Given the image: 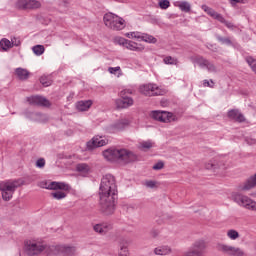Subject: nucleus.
I'll return each instance as SVG.
<instances>
[{"label": "nucleus", "mask_w": 256, "mask_h": 256, "mask_svg": "<svg viewBox=\"0 0 256 256\" xmlns=\"http://www.w3.org/2000/svg\"><path fill=\"white\" fill-rule=\"evenodd\" d=\"M100 211L104 215L115 213V197H117V184L111 174L103 176L100 184Z\"/></svg>", "instance_id": "obj_1"}, {"label": "nucleus", "mask_w": 256, "mask_h": 256, "mask_svg": "<svg viewBox=\"0 0 256 256\" xmlns=\"http://www.w3.org/2000/svg\"><path fill=\"white\" fill-rule=\"evenodd\" d=\"M24 253L27 256H51L59 253V246L48 244L43 240H29L25 242Z\"/></svg>", "instance_id": "obj_2"}, {"label": "nucleus", "mask_w": 256, "mask_h": 256, "mask_svg": "<svg viewBox=\"0 0 256 256\" xmlns=\"http://www.w3.org/2000/svg\"><path fill=\"white\" fill-rule=\"evenodd\" d=\"M103 157L107 161H122L123 163L137 161V155L127 149H108L103 152Z\"/></svg>", "instance_id": "obj_3"}, {"label": "nucleus", "mask_w": 256, "mask_h": 256, "mask_svg": "<svg viewBox=\"0 0 256 256\" xmlns=\"http://www.w3.org/2000/svg\"><path fill=\"white\" fill-rule=\"evenodd\" d=\"M23 185L21 179L7 180L0 182V191H2V199L4 201H11L13 199V193Z\"/></svg>", "instance_id": "obj_4"}, {"label": "nucleus", "mask_w": 256, "mask_h": 256, "mask_svg": "<svg viewBox=\"0 0 256 256\" xmlns=\"http://www.w3.org/2000/svg\"><path fill=\"white\" fill-rule=\"evenodd\" d=\"M103 20L104 25H106L108 29H112V31H122V29L126 27L125 19L113 13H106Z\"/></svg>", "instance_id": "obj_5"}, {"label": "nucleus", "mask_w": 256, "mask_h": 256, "mask_svg": "<svg viewBox=\"0 0 256 256\" xmlns=\"http://www.w3.org/2000/svg\"><path fill=\"white\" fill-rule=\"evenodd\" d=\"M233 201L240 207L248 209L249 211H256V202L246 195L235 193L232 195Z\"/></svg>", "instance_id": "obj_6"}, {"label": "nucleus", "mask_w": 256, "mask_h": 256, "mask_svg": "<svg viewBox=\"0 0 256 256\" xmlns=\"http://www.w3.org/2000/svg\"><path fill=\"white\" fill-rule=\"evenodd\" d=\"M133 91L131 89H125L120 92V98L115 101L117 109H129L135 103L133 98L127 96L131 95Z\"/></svg>", "instance_id": "obj_7"}, {"label": "nucleus", "mask_w": 256, "mask_h": 256, "mask_svg": "<svg viewBox=\"0 0 256 256\" xmlns=\"http://www.w3.org/2000/svg\"><path fill=\"white\" fill-rule=\"evenodd\" d=\"M216 249L220 253H223V255L245 256V252L243 251V249L225 243H218L216 245Z\"/></svg>", "instance_id": "obj_8"}, {"label": "nucleus", "mask_w": 256, "mask_h": 256, "mask_svg": "<svg viewBox=\"0 0 256 256\" xmlns=\"http://www.w3.org/2000/svg\"><path fill=\"white\" fill-rule=\"evenodd\" d=\"M192 63H196L200 69H207L208 73H217V66L201 55L192 56Z\"/></svg>", "instance_id": "obj_9"}, {"label": "nucleus", "mask_w": 256, "mask_h": 256, "mask_svg": "<svg viewBox=\"0 0 256 256\" xmlns=\"http://www.w3.org/2000/svg\"><path fill=\"white\" fill-rule=\"evenodd\" d=\"M201 9H203L207 15L212 17V19H216V21H219V23H223V25H225V27L228 29H235V25H233V23L227 21L223 15L217 13V11L213 10V8L204 4L201 6Z\"/></svg>", "instance_id": "obj_10"}, {"label": "nucleus", "mask_w": 256, "mask_h": 256, "mask_svg": "<svg viewBox=\"0 0 256 256\" xmlns=\"http://www.w3.org/2000/svg\"><path fill=\"white\" fill-rule=\"evenodd\" d=\"M140 93H142V95H146V97H155L164 95L165 91L159 88L157 84H145L140 86Z\"/></svg>", "instance_id": "obj_11"}, {"label": "nucleus", "mask_w": 256, "mask_h": 256, "mask_svg": "<svg viewBox=\"0 0 256 256\" xmlns=\"http://www.w3.org/2000/svg\"><path fill=\"white\" fill-rule=\"evenodd\" d=\"M17 9H41V2L38 0H17Z\"/></svg>", "instance_id": "obj_12"}, {"label": "nucleus", "mask_w": 256, "mask_h": 256, "mask_svg": "<svg viewBox=\"0 0 256 256\" xmlns=\"http://www.w3.org/2000/svg\"><path fill=\"white\" fill-rule=\"evenodd\" d=\"M30 105H37L38 107H49L51 103L45 97L42 96H31L27 98Z\"/></svg>", "instance_id": "obj_13"}, {"label": "nucleus", "mask_w": 256, "mask_h": 256, "mask_svg": "<svg viewBox=\"0 0 256 256\" xmlns=\"http://www.w3.org/2000/svg\"><path fill=\"white\" fill-rule=\"evenodd\" d=\"M205 249H207V243L204 240H197L191 248L199 256L205 255Z\"/></svg>", "instance_id": "obj_14"}, {"label": "nucleus", "mask_w": 256, "mask_h": 256, "mask_svg": "<svg viewBox=\"0 0 256 256\" xmlns=\"http://www.w3.org/2000/svg\"><path fill=\"white\" fill-rule=\"evenodd\" d=\"M111 229H113V225L107 222L96 224L93 227V230L95 231V233H99L100 235H105L106 233H109Z\"/></svg>", "instance_id": "obj_15"}, {"label": "nucleus", "mask_w": 256, "mask_h": 256, "mask_svg": "<svg viewBox=\"0 0 256 256\" xmlns=\"http://www.w3.org/2000/svg\"><path fill=\"white\" fill-rule=\"evenodd\" d=\"M128 125H129V120L127 119L118 120L116 123H114L109 127V131L110 133H117V131H123V129Z\"/></svg>", "instance_id": "obj_16"}, {"label": "nucleus", "mask_w": 256, "mask_h": 256, "mask_svg": "<svg viewBox=\"0 0 256 256\" xmlns=\"http://www.w3.org/2000/svg\"><path fill=\"white\" fill-rule=\"evenodd\" d=\"M47 189L57 191L58 189L60 191H71V186L65 182H51Z\"/></svg>", "instance_id": "obj_17"}, {"label": "nucleus", "mask_w": 256, "mask_h": 256, "mask_svg": "<svg viewBox=\"0 0 256 256\" xmlns=\"http://www.w3.org/2000/svg\"><path fill=\"white\" fill-rule=\"evenodd\" d=\"M129 245H131V240L128 238H122L120 241L119 256H129Z\"/></svg>", "instance_id": "obj_18"}, {"label": "nucleus", "mask_w": 256, "mask_h": 256, "mask_svg": "<svg viewBox=\"0 0 256 256\" xmlns=\"http://www.w3.org/2000/svg\"><path fill=\"white\" fill-rule=\"evenodd\" d=\"M105 145H107V141L101 136H96L92 138L91 142L87 143L89 149H93V147H105Z\"/></svg>", "instance_id": "obj_19"}, {"label": "nucleus", "mask_w": 256, "mask_h": 256, "mask_svg": "<svg viewBox=\"0 0 256 256\" xmlns=\"http://www.w3.org/2000/svg\"><path fill=\"white\" fill-rule=\"evenodd\" d=\"M229 119H232L233 121H237L238 123H244L245 116L238 110V109H232L228 112Z\"/></svg>", "instance_id": "obj_20"}, {"label": "nucleus", "mask_w": 256, "mask_h": 256, "mask_svg": "<svg viewBox=\"0 0 256 256\" xmlns=\"http://www.w3.org/2000/svg\"><path fill=\"white\" fill-rule=\"evenodd\" d=\"M126 49H129V51H136L137 53H142V51H145V46L143 44H138L137 42L128 40L126 42Z\"/></svg>", "instance_id": "obj_21"}, {"label": "nucleus", "mask_w": 256, "mask_h": 256, "mask_svg": "<svg viewBox=\"0 0 256 256\" xmlns=\"http://www.w3.org/2000/svg\"><path fill=\"white\" fill-rule=\"evenodd\" d=\"M206 169H212L213 171H216V169H225V164L223 161H219L217 159L210 160L206 165Z\"/></svg>", "instance_id": "obj_22"}, {"label": "nucleus", "mask_w": 256, "mask_h": 256, "mask_svg": "<svg viewBox=\"0 0 256 256\" xmlns=\"http://www.w3.org/2000/svg\"><path fill=\"white\" fill-rule=\"evenodd\" d=\"M253 187H256V173L251 176L243 186H240V191H249L253 189Z\"/></svg>", "instance_id": "obj_23"}, {"label": "nucleus", "mask_w": 256, "mask_h": 256, "mask_svg": "<svg viewBox=\"0 0 256 256\" xmlns=\"http://www.w3.org/2000/svg\"><path fill=\"white\" fill-rule=\"evenodd\" d=\"M91 105H93V101L81 100L76 103V109L78 111H89V109H91Z\"/></svg>", "instance_id": "obj_24"}, {"label": "nucleus", "mask_w": 256, "mask_h": 256, "mask_svg": "<svg viewBox=\"0 0 256 256\" xmlns=\"http://www.w3.org/2000/svg\"><path fill=\"white\" fill-rule=\"evenodd\" d=\"M15 75L20 81H27L29 79V75H31L30 72H28L27 69L24 68H16Z\"/></svg>", "instance_id": "obj_25"}, {"label": "nucleus", "mask_w": 256, "mask_h": 256, "mask_svg": "<svg viewBox=\"0 0 256 256\" xmlns=\"http://www.w3.org/2000/svg\"><path fill=\"white\" fill-rule=\"evenodd\" d=\"M173 250L169 246H160L154 249L155 255H171Z\"/></svg>", "instance_id": "obj_26"}, {"label": "nucleus", "mask_w": 256, "mask_h": 256, "mask_svg": "<svg viewBox=\"0 0 256 256\" xmlns=\"http://www.w3.org/2000/svg\"><path fill=\"white\" fill-rule=\"evenodd\" d=\"M76 171H78V173H81L82 175H87V173L91 171V167L89 166V164L79 163L76 165Z\"/></svg>", "instance_id": "obj_27"}, {"label": "nucleus", "mask_w": 256, "mask_h": 256, "mask_svg": "<svg viewBox=\"0 0 256 256\" xmlns=\"http://www.w3.org/2000/svg\"><path fill=\"white\" fill-rule=\"evenodd\" d=\"M141 41H144L145 43H157V38L153 37L152 35L141 33L139 35V38Z\"/></svg>", "instance_id": "obj_28"}, {"label": "nucleus", "mask_w": 256, "mask_h": 256, "mask_svg": "<svg viewBox=\"0 0 256 256\" xmlns=\"http://www.w3.org/2000/svg\"><path fill=\"white\" fill-rule=\"evenodd\" d=\"M176 7H179L184 13H189V11H191V4L187 1L176 2Z\"/></svg>", "instance_id": "obj_29"}, {"label": "nucleus", "mask_w": 256, "mask_h": 256, "mask_svg": "<svg viewBox=\"0 0 256 256\" xmlns=\"http://www.w3.org/2000/svg\"><path fill=\"white\" fill-rule=\"evenodd\" d=\"M173 121V113L162 111L161 123H169Z\"/></svg>", "instance_id": "obj_30"}, {"label": "nucleus", "mask_w": 256, "mask_h": 256, "mask_svg": "<svg viewBox=\"0 0 256 256\" xmlns=\"http://www.w3.org/2000/svg\"><path fill=\"white\" fill-rule=\"evenodd\" d=\"M227 237L231 239V241H236V239H239L240 235L237 230L230 229L227 231Z\"/></svg>", "instance_id": "obj_31"}, {"label": "nucleus", "mask_w": 256, "mask_h": 256, "mask_svg": "<svg viewBox=\"0 0 256 256\" xmlns=\"http://www.w3.org/2000/svg\"><path fill=\"white\" fill-rule=\"evenodd\" d=\"M32 51L34 55L41 56L45 53V46L43 45H36L32 47Z\"/></svg>", "instance_id": "obj_32"}, {"label": "nucleus", "mask_w": 256, "mask_h": 256, "mask_svg": "<svg viewBox=\"0 0 256 256\" xmlns=\"http://www.w3.org/2000/svg\"><path fill=\"white\" fill-rule=\"evenodd\" d=\"M216 39L219 41V43H222L223 45H233V42H231V39L229 37L224 38L223 36L216 34Z\"/></svg>", "instance_id": "obj_33"}, {"label": "nucleus", "mask_w": 256, "mask_h": 256, "mask_svg": "<svg viewBox=\"0 0 256 256\" xmlns=\"http://www.w3.org/2000/svg\"><path fill=\"white\" fill-rule=\"evenodd\" d=\"M0 46L2 47L3 51H7V49H11V41L7 38H4L0 41Z\"/></svg>", "instance_id": "obj_34"}, {"label": "nucleus", "mask_w": 256, "mask_h": 256, "mask_svg": "<svg viewBox=\"0 0 256 256\" xmlns=\"http://www.w3.org/2000/svg\"><path fill=\"white\" fill-rule=\"evenodd\" d=\"M153 147V142L151 141H143L139 144V149L142 151H147L148 149H151Z\"/></svg>", "instance_id": "obj_35"}, {"label": "nucleus", "mask_w": 256, "mask_h": 256, "mask_svg": "<svg viewBox=\"0 0 256 256\" xmlns=\"http://www.w3.org/2000/svg\"><path fill=\"white\" fill-rule=\"evenodd\" d=\"M51 196L54 199H57L59 201L61 199H65V197H67V193H65L63 191H56V192L51 193Z\"/></svg>", "instance_id": "obj_36"}, {"label": "nucleus", "mask_w": 256, "mask_h": 256, "mask_svg": "<svg viewBox=\"0 0 256 256\" xmlns=\"http://www.w3.org/2000/svg\"><path fill=\"white\" fill-rule=\"evenodd\" d=\"M108 72L111 73V75H117V73H118V77H121V75H123V72L121 71V67H119V66L109 67Z\"/></svg>", "instance_id": "obj_37"}, {"label": "nucleus", "mask_w": 256, "mask_h": 256, "mask_svg": "<svg viewBox=\"0 0 256 256\" xmlns=\"http://www.w3.org/2000/svg\"><path fill=\"white\" fill-rule=\"evenodd\" d=\"M40 83L43 85V87H49V86H51L52 81H51L50 77L42 76L40 78Z\"/></svg>", "instance_id": "obj_38"}, {"label": "nucleus", "mask_w": 256, "mask_h": 256, "mask_svg": "<svg viewBox=\"0 0 256 256\" xmlns=\"http://www.w3.org/2000/svg\"><path fill=\"white\" fill-rule=\"evenodd\" d=\"M164 63L166 65H177V59L171 56H167L164 58Z\"/></svg>", "instance_id": "obj_39"}, {"label": "nucleus", "mask_w": 256, "mask_h": 256, "mask_svg": "<svg viewBox=\"0 0 256 256\" xmlns=\"http://www.w3.org/2000/svg\"><path fill=\"white\" fill-rule=\"evenodd\" d=\"M163 111H153L151 113L152 119H155L156 121H161Z\"/></svg>", "instance_id": "obj_40"}, {"label": "nucleus", "mask_w": 256, "mask_h": 256, "mask_svg": "<svg viewBox=\"0 0 256 256\" xmlns=\"http://www.w3.org/2000/svg\"><path fill=\"white\" fill-rule=\"evenodd\" d=\"M170 6H171V3L169 2V0H161L159 2V7L161 9H169Z\"/></svg>", "instance_id": "obj_41"}, {"label": "nucleus", "mask_w": 256, "mask_h": 256, "mask_svg": "<svg viewBox=\"0 0 256 256\" xmlns=\"http://www.w3.org/2000/svg\"><path fill=\"white\" fill-rule=\"evenodd\" d=\"M203 87H210V89H213L215 87V82L213 79L209 80H203Z\"/></svg>", "instance_id": "obj_42"}, {"label": "nucleus", "mask_w": 256, "mask_h": 256, "mask_svg": "<svg viewBox=\"0 0 256 256\" xmlns=\"http://www.w3.org/2000/svg\"><path fill=\"white\" fill-rule=\"evenodd\" d=\"M64 251L66 255H75V251H77V249L75 247L67 246Z\"/></svg>", "instance_id": "obj_43"}, {"label": "nucleus", "mask_w": 256, "mask_h": 256, "mask_svg": "<svg viewBox=\"0 0 256 256\" xmlns=\"http://www.w3.org/2000/svg\"><path fill=\"white\" fill-rule=\"evenodd\" d=\"M141 32H129L126 34V37H128V39H139V35Z\"/></svg>", "instance_id": "obj_44"}, {"label": "nucleus", "mask_w": 256, "mask_h": 256, "mask_svg": "<svg viewBox=\"0 0 256 256\" xmlns=\"http://www.w3.org/2000/svg\"><path fill=\"white\" fill-rule=\"evenodd\" d=\"M163 167H165V163H163V161H159L152 167V169H154V171H161Z\"/></svg>", "instance_id": "obj_45"}, {"label": "nucleus", "mask_w": 256, "mask_h": 256, "mask_svg": "<svg viewBox=\"0 0 256 256\" xmlns=\"http://www.w3.org/2000/svg\"><path fill=\"white\" fill-rule=\"evenodd\" d=\"M10 43L12 47H19V45H21V40H19V38L13 37L11 38Z\"/></svg>", "instance_id": "obj_46"}, {"label": "nucleus", "mask_w": 256, "mask_h": 256, "mask_svg": "<svg viewBox=\"0 0 256 256\" xmlns=\"http://www.w3.org/2000/svg\"><path fill=\"white\" fill-rule=\"evenodd\" d=\"M146 187H148L149 189H155V187H157V182L150 180V181H146L145 182Z\"/></svg>", "instance_id": "obj_47"}, {"label": "nucleus", "mask_w": 256, "mask_h": 256, "mask_svg": "<svg viewBox=\"0 0 256 256\" xmlns=\"http://www.w3.org/2000/svg\"><path fill=\"white\" fill-rule=\"evenodd\" d=\"M127 39L125 38H116V42L118 43V45H122V47H125L127 45Z\"/></svg>", "instance_id": "obj_48"}, {"label": "nucleus", "mask_w": 256, "mask_h": 256, "mask_svg": "<svg viewBox=\"0 0 256 256\" xmlns=\"http://www.w3.org/2000/svg\"><path fill=\"white\" fill-rule=\"evenodd\" d=\"M36 167H39V169H43L45 167V159L40 158L36 161Z\"/></svg>", "instance_id": "obj_49"}, {"label": "nucleus", "mask_w": 256, "mask_h": 256, "mask_svg": "<svg viewBox=\"0 0 256 256\" xmlns=\"http://www.w3.org/2000/svg\"><path fill=\"white\" fill-rule=\"evenodd\" d=\"M233 3H241L242 5H246V3H249L247 0H231V4Z\"/></svg>", "instance_id": "obj_50"}, {"label": "nucleus", "mask_w": 256, "mask_h": 256, "mask_svg": "<svg viewBox=\"0 0 256 256\" xmlns=\"http://www.w3.org/2000/svg\"><path fill=\"white\" fill-rule=\"evenodd\" d=\"M246 143H248V145H255L256 140L253 138H246Z\"/></svg>", "instance_id": "obj_51"}, {"label": "nucleus", "mask_w": 256, "mask_h": 256, "mask_svg": "<svg viewBox=\"0 0 256 256\" xmlns=\"http://www.w3.org/2000/svg\"><path fill=\"white\" fill-rule=\"evenodd\" d=\"M151 235H152V237H157V235H159V231L153 230V231L151 232Z\"/></svg>", "instance_id": "obj_52"}, {"label": "nucleus", "mask_w": 256, "mask_h": 256, "mask_svg": "<svg viewBox=\"0 0 256 256\" xmlns=\"http://www.w3.org/2000/svg\"><path fill=\"white\" fill-rule=\"evenodd\" d=\"M207 48H208V49H211V47H210V46H207Z\"/></svg>", "instance_id": "obj_53"}]
</instances>
